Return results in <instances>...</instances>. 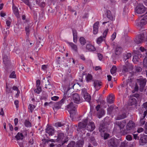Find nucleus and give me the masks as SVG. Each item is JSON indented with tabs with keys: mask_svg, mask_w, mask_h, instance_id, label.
Wrapping results in <instances>:
<instances>
[{
	"mask_svg": "<svg viewBox=\"0 0 147 147\" xmlns=\"http://www.w3.org/2000/svg\"><path fill=\"white\" fill-rule=\"evenodd\" d=\"M55 131L54 129L51 127H48L46 129V132L48 133L49 136H52L54 134Z\"/></svg>",
	"mask_w": 147,
	"mask_h": 147,
	"instance_id": "6ab92c4d",
	"label": "nucleus"
},
{
	"mask_svg": "<svg viewBox=\"0 0 147 147\" xmlns=\"http://www.w3.org/2000/svg\"><path fill=\"white\" fill-rule=\"evenodd\" d=\"M81 94L83 96L86 94H88V93L87 92V90L86 88H84L82 89Z\"/></svg>",
	"mask_w": 147,
	"mask_h": 147,
	"instance_id": "8fccbe9b",
	"label": "nucleus"
},
{
	"mask_svg": "<svg viewBox=\"0 0 147 147\" xmlns=\"http://www.w3.org/2000/svg\"><path fill=\"white\" fill-rule=\"evenodd\" d=\"M95 128L94 123L93 122H91L89 123L87 126V129L90 131H93Z\"/></svg>",
	"mask_w": 147,
	"mask_h": 147,
	"instance_id": "a211bd4d",
	"label": "nucleus"
},
{
	"mask_svg": "<svg viewBox=\"0 0 147 147\" xmlns=\"http://www.w3.org/2000/svg\"><path fill=\"white\" fill-rule=\"evenodd\" d=\"M123 49L122 48L119 46H117L116 48L115 53L116 55H119L121 54L122 51Z\"/></svg>",
	"mask_w": 147,
	"mask_h": 147,
	"instance_id": "a878e982",
	"label": "nucleus"
},
{
	"mask_svg": "<svg viewBox=\"0 0 147 147\" xmlns=\"http://www.w3.org/2000/svg\"><path fill=\"white\" fill-rule=\"evenodd\" d=\"M143 65L144 67L147 68V57H146L143 60Z\"/></svg>",
	"mask_w": 147,
	"mask_h": 147,
	"instance_id": "09e8293b",
	"label": "nucleus"
},
{
	"mask_svg": "<svg viewBox=\"0 0 147 147\" xmlns=\"http://www.w3.org/2000/svg\"><path fill=\"white\" fill-rule=\"evenodd\" d=\"M83 144V140L79 141L76 144V147H82Z\"/></svg>",
	"mask_w": 147,
	"mask_h": 147,
	"instance_id": "e433bc0d",
	"label": "nucleus"
},
{
	"mask_svg": "<svg viewBox=\"0 0 147 147\" xmlns=\"http://www.w3.org/2000/svg\"><path fill=\"white\" fill-rule=\"evenodd\" d=\"M37 88L35 89L34 91V92L38 94H39L42 91V88L41 87H36Z\"/></svg>",
	"mask_w": 147,
	"mask_h": 147,
	"instance_id": "a18cd8bd",
	"label": "nucleus"
},
{
	"mask_svg": "<svg viewBox=\"0 0 147 147\" xmlns=\"http://www.w3.org/2000/svg\"><path fill=\"white\" fill-rule=\"evenodd\" d=\"M146 9L142 4H139L136 7L135 11L136 13L138 14H142L146 11Z\"/></svg>",
	"mask_w": 147,
	"mask_h": 147,
	"instance_id": "1a4fd4ad",
	"label": "nucleus"
},
{
	"mask_svg": "<svg viewBox=\"0 0 147 147\" xmlns=\"http://www.w3.org/2000/svg\"><path fill=\"white\" fill-rule=\"evenodd\" d=\"M133 134L134 138L135 140H140V138L141 136V134Z\"/></svg>",
	"mask_w": 147,
	"mask_h": 147,
	"instance_id": "ea45409f",
	"label": "nucleus"
},
{
	"mask_svg": "<svg viewBox=\"0 0 147 147\" xmlns=\"http://www.w3.org/2000/svg\"><path fill=\"white\" fill-rule=\"evenodd\" d=\"M122 130L120 128L115 124V123H114V127L113 129V131L116 133H119Z\"/></svg>",
	"mask_w": 147,
	"mask_h": 147,
	"instance_id": "c756f323",
	"label": "nucleus"
},
{
	"mask_svg": "<svg viewBox=\"0 0 147 147\" xmlns=\"http://www.w3.org/2000/svg\"><path fill=\"white\" fill-rule=\"evenodd\" d=\"M71 72V70L69 69H67V73L66 74V78H65L66 80H70L71 78V74H70Z\"/></svg>",
	"mask_w": 147,
	"mask_h": 147,
	"instance_id": "f704fd0d",
	"label": "nucleus"
},
{
	"mask_svg": "<svg viewBox=\"0 0 147 147\" xmlns=\"http://www.w3.org/2000/svg\"><path fill=\"white\" fill-rule=\"evenodd\" d=\"M43 42L42 41V39H41L40 37H39L38 40H37L36 44L37 46L38 47L40 48L43 46Z\"/></svg>",
	"mask_w": 147,
	"mask_h": 147,
	"instance_id": "c85d7f7f",
	"label": "nucleus"
},
{
	"mask_svg": "<svg viewBox=\"0 0 147 147\" xmlns=\"http://www.w3.org/2000/svg\"><path fill=\"white\" fill-rule=\"evenodd\" d=\"M12 8L14 14H15L17 18H19L20 16L18 10L17 8L15 6H13Z\"/></svg>",
	"mask_w": 147,
	"mask_h": 147,
	"instance_id": "cd10ccee",
	"label": "nucleus"
},
{
	"mask_svg": "<svg viewBox=\"0 0 147 147\" xmlns=\"http://www.w3.org/2000/svg\"><path fill=\"white\" fill-rule=\"evenodd\" d=\"M147 113V111H145L144 112L143 117L142 118H141L140 119V125L142 126L144 124L145 121L144 120V118L146 116Z\"/></svg>",
	"mask_w": 147,
	"mask_h": 147,
	"instance_id": "4be33fe9",
	"label": "nucleus"
},
{
	"mask_svg": "<svg viewBox=\"0 0 147 147\" xmlns=\"http://www.w3.org/2000/svg\"><path fill=\"white\" fill-rule=\"evenodd\" d=\"M24 125L25 126L27 127H30L31 126V123L29 121L27 120H25L24 123Z\"/></svg>",
	"mask_w": 147,
	"mask_h": 147,
	"instance_id": "de8ad7c7",
	"label": "nucleus"
},
{
	"mask_svg": "<svg viewBox=\"0 0 147 147\" xmlns=\"http://www.w3.org/2000/svg\"><path fill=\"white\" fill-rule=\"evenodd\" d=\"M116 32H114L113 34L111 36V39H112V40H113L115 38L116 36Z\"/></svg>",
	"mask_w": 147,
	"mask_h": 147,
	"instance_id": "0e129e2a",
	"label": "nucleus"
},
{
	"mask_svg": "<svg viewBox=\"0 0 147 147\" xmlns=\"http://www.w3.org/2000/svg\"><path fill=\"white\" fill-rule=\"evenodd\" d=\"M55 126L57 127H61L64 125V124L61 122H58L55 124Z\"/></svg>",
	"mask_w": 147,
	"mask_h": 147,
	"instance_id": "864d4df0",
	"label": "nucleus"
},
{
	"mask_svg": "<svg viewBox=\"0 0 147 147\" xmlns=\"http://www.w3.org/2000/svg\"><path fill=\"white\" fill-rule=\"evenodd\" d=\"M15 72L13 71L11 72V74L10 75V78H16V75L15 74Z\"/></svg>",
	"mask_w": 147,
	"mask_h": 147,
	"instance_id": "052dcab7",
	"label": "nucleus"
},
{
	"mask_svg": "<svg viewBox=\"0 0 147 147\" xmlns=\"http://www.w3.org/2000/svg\"><path fill=\"white\" fill-rule=\"evenodd\" d=\"M67 94L66 93H64L63 98L59 102H51L49 103V104H52L53 105V108L54 111L55 110L57 111V110L61 108V104L64 103L66 100Z\"/></svg>",
	"mask_w": 147,
	"mask_h": 147,
	"instance_id": "f03ea898",
	"label": "nucleus"
},
{
	"mask_svg": "<svg viewBox=\"0 0 147 147\" xmlns=\"http://www.w3.org/2000/svg\"><path fill=\"white\" fill-rule=\"evenodd\" d=\"M146 33L145 31L142 34H139L136 37L135 40V42L137 44H139L144 42L145 38V34Z\"/></svg>",
	"mask_w": 147,
	"mask_h": 147,
	"instance_id": "9d476101",
	"label": "nucleus"
},
{
	"mask_svg": "<svg viewBox=\"0 0 147 147\" xmlns=\"http://www.w3.org/2000/svg\"><path fill=\"white\" fill-rule=\"evenodd\" d=\"M73 100L74 102L79 104L80 102V98L79 94L78 93L74 94L73 95Z\"/></svg>",
	"mask_w": 147,
	"mask_h": 147,
	"instance_id": "dca6fc26",
	"label": "nucleus"
},
{
	"mask_svg": "<svg viewBox=\"0 0 147 147\" xmlns=\"http://www.w3.org/2000/svg\"><path fill=\"white\" fill-rule=\"evenodd\" d=\"M127 145V143L126 141L121 142L120 147H126Z\"/></svg>",
	"mask_w": 147,
	"mask_h": 147,
	"instance_id": "13d9d810",
	"label": "nucleus"
},
{
	"mask_svg": "<svg viewBox=\"0 0 147 147\" xmlns=\"http://www.w3.org/2000/svg\"><path fill=\"white\" fill-rule=\"evenodd\" d=\"M30 27L29 26H26L25 28V30L26 32V38L27 39V40L29 38V36L30 34Z\"/></svg>",
	"mask_w": 147,
	"mask_h": 147,
	"instance_id": "bb28decb",
	"label": "nucleus"
},
{
	"mask_svg": "<svg viewBox=\"0 0 147 147\" xmlns=\"http://www.w3.org/2000/svg\"><path fill=\"white\" fill-rule=\"evenodd\" d=\"M15 138L17 140H22L24 138V135L23 133L18 132L15 136Z\"/></svg>",
	"mask_w": 147,
	"mask_h": 147,
	"instance_id": "72a5a7b5",
	"label": "nucleus"
},
{
	"mask_svg": "<svg viewBox=\"0 0 147 147\" xmlns=\"http://www.w3.org/2000/svg\"><path fill=\"white\" fill-rule=\"evenodd\" d=\"M100 83H101V82H100L97 80H96L94 81V86L96 89H97L98 90L100 88L99 87L101 85Z\"/></svg>",
	"mask_w": 147,
	"mask_h": 147,
	"instance_id": "393cba45",
	"label": "nucleus"
},
{
	"mask_svg": "<svg viewBox=\"0 0 147 147\" xmlns=\"http://www.w3.org/2000/svg\"><path fill=\"white\" fill-rule=\"evenodd\" d=\"M84 98L85 100L89 102L91 100V96L88 93V94H86L84 96Z\"/></svg>",
	"mask_w": 147,
	"mask_h": 147,
	"instance_id": "58836bf2",
	"label": "nucleus"
},
{
	"mask_svg": "<svg viewBox=\"0 0 147 147\" xmlns=\"http://www.w3.org/2000/svg\"><path fill=\"white\" fill-rule=\"evenodd\" d=\"M114 100V97L112 95H109V96L107 97V102L111 104L113 103Z\"/></svg>",
	"mask_w": 147,
	"mask_h": 147,
	"instance_id": "2f4dec72",
	"label": "nucleus"
},
{
	"mask_svg": "<svg viewBox=\"0 0 147 147\" xmlns=\"http://www.w3.org/2000/svg\"><path fill=\"white\" fill-rule=\"evenodd\" d=\"M40 81L39 80H38L36 81V87H40Z\"/></svg>",
	"mask_w": 147,
	"mask_h": 147,
	"instance_id": "338daca9",
	"label": "nucleus"
},
{
	"mask_svg": "<svg viewBox=\"0 0 147 147\" xmlns=\"http://www.w3.org/2000/svg\"><path fill=\"white\" fill-rule=\"evenodd\" d=\"M126 117L125 113H123L122 114L118 115L116 119L117 120H120L125 118Z\"/></svg>",
	"mask_w": 147,
	"mask_h": 147,
	"instance_id": "473e14b6",
	"label": "nucleus"
},
{
	"mask_svg": "<svg viewBox=\"0 0 147 147\" xmlns=\"http://www.w3.org/2000/svg\"><path fill=\"white\" fill-rule=\"evenodd\" d=\"M142 18L140 20L136 21V25L139 29L142 28V27L147 23V15L141 16Z\"/></svg>",
	"mask_w": 147,
	"mask_h": 147,
	"instance_id": "7ed1b4c3",
	"label": "nucleus"
},
{
	"mask_svg": "<svg viewBox=\"0 0 147 147\" xmlns=\"http://www.w3.org/2000/svg\"><path fill=\"white\" fill-rule=\"evenodd\" d=\"M19 101L18 100H16L14 101V104L16 106V108H18L19 107Z\"/></svg>",
	"mask_w": 147,
	"mask_h": 147,
	"instance_id": "69168bd1",
	"label": "nucleus"
},
{
	"mask_svg": "<svg viewBox=\"0 0 147 147\" xmlns=\"http://www.w3.org/2000/svg\"><path fill=\"white\" fill-rule=\"evenodd\" d=\"M58 142L62 143L61 145L66 143L67 140L65 139L64 134L61 131H58L57 133V138Z\"/></svg>",
	"mask_w": 147,
	"mask_h": 147,
	"instance_id": "39448f33",
	"label": "nucleus"
},
{
	"mask_svg": "<svg viewBox=\"0 0 147 147\" xmlns=\"http://www.w3.org/2000/svg\"><path fill=\"white\" fill-rule=\"evenodd\" d=\"M3 62L5 66H7L10 63L9 60L8 59L7 55L9 53L6 49H4L3 51Z\"/></svg>",
	"mask_w": 147,
	"mask_h": 147,
	"instance_id": "6e6552de",
	"label": "nucleus"
},
{
	"mask_svg": "<svg viewBox=\"0 0 147 147\" xmlns=\"http://www.w3.org/2000/svg\"><path fill=\"white\" fill-rule=\"evenodd\" d=\"M140 50L141 52H142L144 51H146V49H144V47H140L138 48H136V50H134V53L138 55L139 54V53H140V52L139 51Z\"/></svg>",
	"mask_w": 147,
	"mask_h": 147,
	"instance_id": "b1692460",
	"label": "nucleus"
},
{
	"mask_svg": "<svg viewBox=\"0 0 147 147\" xmlns=\"http://www.w3.org/2000/svg\"><path fill=\"white\" fill-rule=\"evenodd\" d=\"M108 29H107L104 31L103 33V36L104 38H105L106 36L108 33Z\"/></svg>",
	"mask_w": 147,
	"mask_h": 147,
	"instance_id": "680f3d73",
	"label": "nucleus"
},
{
	"mask_svg": "<svg viewBox=\"0 0 147 147\" xmlns=\"http://www.w3.org/2000/svg\"><path fill=\"white\" fill-rule=\"evenodd\" d=\"M135 70L137 72H140L142 71V68L140 67H136Z\"/></svg>",
	"mask_w": 147,
	"mask_h": 147,
	"instance_id": "e2e57ef3",
	"label": "nucleus"
},
{
	"mask_svg": "<svg viewBox=\"0 0 147 147\" xmlns=\"http://www.w3.org/2000/svg\"><path fill=\"white\" fill-rule=\"evenodd\" d=\"M25 4L28 6L31 9V3L30 2V0H21Z\"/></svg>",
	"mask_w": 147,
	"mask_h": 147,
	"instance_id": "37998d69",
	"label": "nucleus"
},
{
	"mask_svg": "<svg viewBox=\"0 0 147 147\" xmlns=\"http://www.w3.org/2000/svg\"><path fill=\"white\" fill-rule=\"evenodd\" d=\"M117 70V68L115 65H113L110 70V72L112 74H114L115 73Z\"/></svg>",
	"mask_w": 147,
	"mask_h": 147,
	"instance_id": "a19ab883",
	"label": "nucleus"
},
{
	"mask_svg": "<svg viewBox=\"0 0 147 147\" xmlns=\"http://www.w3.org/2000/svg\"><path fill=\"white\" fill-rule=\"evenodd\" d=\"M86 48L89 51H94L96 50V49L94 46L89 44L86 45Z\"/></svg>",
	"mask_w": 147,
	"mask_h": 147,
	"instance_id": "412c9836",
	"label": "nucleus"
},
{
	"mask_svg": "<svg viewBox=\"0 0 147 147\" xmlns=\"http://www.w3.org/2000/svg\"><path fill=\"white\" fill-rule=\"evenodd\" d=\"M147 80L146 78H140L137 80V84L139 85L140 90L143 91L146 84Z\"/></svg>",
	"mask_w": 147,
	"mask_h": 147,
	"instance_id": "423d86ee",
	"label": "nucleus"
},
{
	"mask_svg": "<svg viewBox=\"0 0 147 147\" xmlns=\"http://www.w3.org/2000/svg\"><path fill=\"white\" fill-rule=\"evenodd\" d=\"M40 7H44L45 6V3L44 2H42L41 3H40L38 4Z\"/></svg>",
	"mask_w": 147,
	"mask_h": 147,
	"instance_id": "774afa93",
	"label": "nucleus"
},
{
	"mask_svg": "<svg viewBox=\"0 0 147 147\" xmlns=\"http://www.w3.org/2000/svg\"><path fill=\"white\" fill-rule=\"evenodd\" d=\"M109 147H117L119 144V140L115 138L109 140L107 143Z\"/></svg>",
	"mask_w": 147,
	"mask_h": 147,
	"instance_id": "20e7f679",
	"label": "nucleus"
},
{
	"mask_svg": "<svg viewBox=\"0 0 147 147\" xmlns=\"http://www.w3.org/2000/svg\"><path fill=\"white\" fill-rule=\"evenodd\" d=\"M126 139L129 141H130L132 139V136L129 135H127L126 136Z\"/></svg>",
	"mask_w": 147,
	"mask_h": 147,
	"instance_id": "bf43d9fd",
	"label": "nucleus"
},
{
	"mask_svg": "<svg viewBox=\"0 0 147 147\" xmlns=\"http://www.w3.org/2000/svg\"><path fill=\"white\" fill-rule=\"evenodd\" d=\"M80 42L82 45H84L86 43V40L83 37H81L79 39Z\"/></svg>",
	"mask_w": 147,
	"mask_h": 147,
	"instance_id": "4c0bfd02",
	"label": "nucleus"
},
{
	"mask_svg": "<svg viewBox=\"0 0 147 147\" xmlns=\"http://www.w3.org/2000/svg\"><path fill=\"white\" fill-rule=\"evenodd\" d=\"M11 87H9L8 86H7V84H6V92H7L8 93H9L10 92H11Z\"/></svg>",
	"mask_w": 147,
	"mask_h": 147,
	"instance_id": "5fc2aeb1",
	"label": "nucleus"
},
{
	"mask_svg": "<svg viewBox=\"0 0 147 147\" xmlns=\"http://www.w3.org/2000/svg\"><path fill=\"white\" fill-rule=\"evenodd\" d=\"M137 103L136 99L134 96H131L130 97L128 101V104L129 105H136Z\"/></svg>",
	"mask_w": 147,
	"mask_h": 147,
	"instance_id": "f3484780",
	"label": "nucleus"
},
{
	"mask_svg": "<svg viewBox=\"0 0 147 147\" xmlns=\"http://www.w3.org/2000/svg\"><path fill=\"white\" fill-rule=\"evenodd\" d=\"M134 126L135 123L132 121H129L126 125V129L123 131V134L124 135L127 134L129 132L128 131L132 129L134 127Z\"/></svg>",
	"mask_w": 147,
	"mask_h": 147,
	"instance_id": "0eeeda50",
	"label": "nucleus"
},
{
	"mask_svg": "<svg viewBox=\"0 0 147 147\" xmlns=\"http://www.w3.org/2000/svg\"><path fill=\"white\" fill-rule=\"evenodd\" d=\"M107 17L111 20H113V17L111 14V11L109 10H108L107 11Z\"/></svg>",
	"mask_w": 147,
	"mask_h": 147,
	"instance_id": "c9c22d12",
	"label": "nucleus"
},
{
	"mask_svg": "<svg viewBox=\"0 0 147 147\" xmlns=\"http://www.w3.org/2000/svg\"><path fill=\"white\" fill-rule=\"evenodd\" d=\"M32 106L33 105L30 104L28 106V109L30 111L29 112H30L32 113V112L33 110L34 109Z\"/></svg>",
	"mask_w": 147,
	"mask_h": 147,
	"instance_id": "6e6d98bb",
	"label": "nucleus"
},
{
	"mask_svg": "<svg viewBox=\"0 0 147 147\" xmlns=\"http://www.w3.org/2000/svg\"><path fill=\"white\" fill-rule=\"evenodd\" d=\"M99 24V22L97 21L93 24V32L94 34H97L98 32Z\"/></svg>",
	"mask_w": 147,
	"mask_h": 147,
	"instance_id": "4468645a",
	"label": "nucleus"
},
{
	"mask_svg": "<svg viewBox=\"0 0 147 147\" xmlns=\"http://www.w3.org/2000/svg\"><path fill=\"white\" fill-rule=\"evenodd\" d=\"M140 143L141 145H144L147 143V135L142 134L140 139Z\"/></svg>",
	"mask_w": 147,
	"mask_h": 147,
	"instance_id": "f8f14e48",
	"label": "nucleus"
},
{
	"mask_svg": "<svg viewBox=\"0 0 147 147\" xmlns=\"http://www.w3.org/2000/svg\"><path fill=\"white\" fill-rule=\"evenodd\" d=\"M68 43L70 46L72 50L75 51V52L78 53V49L77 46L76 45L74 44L73 42H68Z\"/></svg>",
	"mask_w": 147,
	"mask_h": 147,
	"instance_id": "aec40b11",
	"label": "nucleus"
},
{
	"mask_svg": "<svg viewBox=\"0 0 147 147\" xmlns=\"http://www.w3.org/2000/svg\"><path fill=\"white\" fill-rule=\"evenodd\" d=\"M86 81L88 82H90L92 79V75L90 74H88L86 78Z\"/></svg>",
	"mask_w": 147,
	"mask_h": 147,
	"instance_id": "79ce46f5",
	"label": "nucleus"
},
{
	"mask_svg": "<svg viewBox=\"0 0 147 147\" xmlns=\"http://www.w3.org/2000/svg\"><path fill=\"white\" fill-rule=\"evenodd\" d=\"M73 35V41L74 42L76 43L77 42V32L76 30L73 29L72 30Z\"/></svg>",
	"mask_w": 147,
	"mask_h": 147,
	"instance_id": "5701e85b",
	"label": "nucleus"
},
{
	"mask_svg": "<svg viewBox=\"0 0 147 147\" xmlns=\"http://www.w3.org/2000/svg\"><path fill=\"white\" fill-rule=\"evenodd\" d=\"M95 133V132H93L92 134L90 136L89 138V140L90 141V142H92L95 140L94 136L93 135V134Z\"/></svg>",
	"mask_w": 147,
	"mask_h": 147,
	"instance_id": "49530a36",
	"label": "nucleus"
},
{
	"mask_svg": "<svg viewBox=\"0 0 147 147\" xmlns=\"http://www.w3.org/2000/svg\"><path fill=\"white\" fill-rule=\"evenodd\" d=\"M103 124H100L99 127V130L100 132H104L105 130V127Z\"/></svg>",
	"mask_w": 147,
	"mask_h": 147,
	"instance_id": "c03bdc74",
	"label": "nucleus"
},
{
	"mask_svg": "<svg viewBox=\"0 0 147 147\" xmlns=\"http://www.w3.org/2000/svg\"><path fill=\"white\" fill-rule=\"evenodd\" d=\"M77 105L74 104L72 102H70L67 106V110L69 112L70 117L71 119L73 121L75 116L77 115L76 111Z\"/></svg>",
	"mask_w": 147,
	"mask_h": 147,
	"instance_id": "f257e3e1",
	"label": "nucleus"
},
{
	"mask_svg": "<svg viewBox=\"0 0 147 147\" xmlns=\"http://www.w3.org/2000/svg\"><path fill=\"white\" fill-rule=\"evenodd\" d=\"M114 109V106L111 105L108 108L107 110L109 113H111Z\"/></svg>",
	"mask_w": 147,
	"mask_h": 147,
	"instance_id": "4d7b16f0",
	"label": "nucleus"
},
{
	"mask_svg": "<svg viewBox=\"0 0 147 147\" xmlns=\"http://www.w3.org/2000/svg\"><path fill=\"white\" fill-rule=\"evenodd\" d=\"M123 60L125 61L127 59H129L131 56V53H124L123 54Z\"/></svg>",
	"mask_w": 147,
	"mask_h": 147,
	"instance_id": "7c9ffc66",
	"label": "nucleus"
},
{
	"mask_svg": "<svg viewBox=\"0 0 147 147\" xmlns=\"http://www.w3.org/2000/svg\"><path fill=\"white\" fill-rule=\"evenodd\" d=\"M102 40V36H100L97 38L96 42L98 44H99L100 43Z\"/></svg>",
	"mask_w": 147,
	"mask_h": 147,
	"instance_id": "603ef678",
	"label": "nucleus"
},
{
	"mask_svg": "<svg viewBox=\"0 0 147 147\" xmlns=\"http://www.w3.org/2000/svg\"><path fill=\"white\" fill-rule=\"evenodd\" d=\"M133 66L131 64L128 63L125 65H124L123 67L122 72L123 73L128 71L129 70H131L133 69Z\"/></svg>",
	"mask_w": 147,
	"mask_h": 147,
	"instance_id": "ddd939ff",
	"label": "nucleus"
},
{
	"mask_svg": "<svg viewBox=\"0 0 147 147\" xmlns=\"http://www.w3.org/2000/svg\"><path fill=\"white\" fill-rule=\"evenodd\" d=\"M88 121V119L86 118L84 119L82 122L79 123L78 125V129L83 130H85L87 125Z\"/></svg>",
	"mask_w": 147,
	"mask_h": 147,
	"instance_id": "9b49d317",
	"label": "nucleus"
},
{
	"mask_svg": "<svg viewBox=\"0 0 147 147\" xmlns=\"http://www.w3.org/2000/svg\"><path fill=\"white\" fill-rule=\"evenodd\" d=\"M75 144V142L72 141L68 144L67 147H74Z\"/></svg>",
	"mask_w": 147,
	"mask_h": 147,
	"instance_id": "3c124183",
	"label": "nucleus"
},
{
	"mask_svg": "<svg viewBox=\"0 0 147 147\" xmlns=\"http://www.w3.org/2000/svg\"><path fill=\"white\" fill-rule=\"evenodd\" d=\"M115 124L120 128L122 130L125 126L126 123V121L125 120H123L121 121H116Z\"/></svg>",
	"mask_w": 147,
	"mask_h": 147,
	"instance_id": "2eb2a0df",
	"label": "nucleus"
}]
</instances>
